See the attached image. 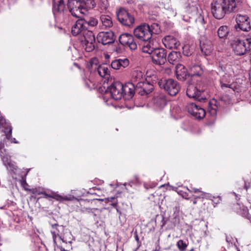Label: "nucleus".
<instances>
[{"label":"nucleus","instance_id":"nucleus-1","mask_svg":"<svg viewBox=\"0 0 251 251\" xmlns=\"http://www.w3.org/2000/svg\"><path fill=\"white\" fill-rule=\"evenodd\" d=\"M244 0H214L211 3V12L219 20L226 14L237 13L243 8Z\"/></svg>","mask_w":251,"mask_h":251},{"label":"nucleus","instance_id":"nucleus-2","mask_svg":"<svg viewBox=\"0 0 251 251\" xmlns=\"http://www.w3.org/2000/svg\"><path fill=\"white\" fill-rule=\"evenodd\" d=\"M159 87L164 90L170 96H176L180 90L178 82L171 78L161 79L158 82Z\"/></svg>","mask_w":251,"mask_h":251},{"label":"nucleus","instance_id":"nucleus-3","mask_svg":"<svg viewBox=\"0 0 251 251\" xmlns=\"http://www.w3.org/2000/svg\"><path fill=\"white\" fill-rule=\"evenodd\" d=\"M154 79L150 81V77L148 75L145 81H140L137 83L135 88L136 92L141 96L147 95L150 94L153 89V84L156 82V78L153 75Z\"/></svg>","mask_w":251,"mask_h":251},{"label":"nucleus","instance_id":"nucleus-4","mask_svg":"<svg viewBox=\"0 0 251 251\" xmlns=\"http://www.w3.org/2000/svg\"><path fill=\"white\" fill-rule=\"evenodd\" d=\"M230 45L233 51L237 55H243L249 52V49H247V39L245 40H242L238 38H235L230 40Z\"/></svg>","mask_w":251,"mask_h":251},{"label":"nucleus","instance_id":"nucleus-5","mask_svg":"<svg viewBox=\"0 0 251 251\" xmlns=\"http://www.w3.org/2000/svg\"><path fill=\"white\" fill-rule=\"evenodd\" d=\"M80 38L81 44L87 52L93 50L95 47V37L94 33L90 30H85Z\"/></svg>","mask_w":251,"mask_h":251},{"label":"nucleus","instance_id":"nucleus-6","mask_svg":"<svg viewBox=\"0 0 251 251\" xmlns=\"http://www.w3.org/2000/svg\"><path fill=\"white\" fill-rule=\"evenodd\" d=\"M66 5L72 15L76 18L80 17L81 8L85 7L84 3L80 0H69Z\"/></svg>","mask_w":251,"mask_h":251},{"label":"nucleus","instance_id":"nucleus-7","mask_svg":"<svg viewBox=\"0 0 251 251\" xmlns=\"http://www.w3.org/2000/svg\"><path fill=\"white\" fill-rule=\"evenodd\" d=\"M97 59L93 58L90 61V64L88 65L89 69L92 71L93 70L97 69L99 75L101 77L108 78L110 75V72L108 67L105 64L100 65L97 67Z\"/></svg>","mask_w":251,"mask_h":251},{"label":"nucleus","instance_id":"nucleus-8","mask_svg":"<svg viewBox=\"0 0 251 251\" xmlns=\"http://www.w3.org/2000/svg\"><path fill=\"white\" fill-rule=\"evenodd\" d=\"M149 25L144 24L138 26L134 30V35L138 39L143 40H149L151 39Z\"/></svg>","mask_w":251,"mask_h":251},{"label":"nucleus","instance_id":"nucleus-9","mask_svg":"<svg viewBox=\"0 0 251 251\" xmlns=\"http://www.w3.org/2000/svg\"><path fill=\"white\" fill-rule=\"evenodd\" d=\"M123 84L120 82H115L107 87V91L109 92L113 99L120 100L123 97Z\"/></svg>","mask_w":251,"mask_h":251},{"label":"nucleus","instance_id":"nucleus-10","mask_svg":"<svg viewBox=\"0 0 251 251\" xmlns=\"http://www.w3.org/2000/svg\"><path fill=\"white\" fill-rule=\"evenodd\" d=\"M203 92V90L199 89L195 84H189L186 90V95L190 98L201 101L205 99L202 96Z\"/></svg>","mask_w":251,"mask_h":251},{"label":"nucleus","instance_id":"nucleus-11","mask_svg":"<svg viewBox=\"0 0 251 251\" xmlns=\"http://www.w3.org/2000/svg\"><path fill=\"white\" fill-rule=\"evenodd\" d=\"M119 41L122 45L128 47L131 50H135L137 48V44L130 34L125 33L121 34L119 38Z\"/></svg>","mask_w":251,"mask_h":251},{"label":"nucleus","instance_id":"nucleus-12","mask_svg":"<svg viewBox=\"0 0 251 251\" xmlns=\"http://www.w3.org/2000/svg\"><path fill=\"white\" fill-rule=\"evenodd\" d=\"M117 17L119 21L123 25L130 26L134 22V17L130 15L124 9H120L117 13Z\"/></svg>","mask_w":251,"mask_h":251},{"label":"nucleus","instance_id":"nucleus-13","mask_svg":"<svg viewBox=\"0 0 251 251\" xmlns=\"http://www.w3.org/2000/svg\"><path fill=\"white\" fill-rule=\"evenodd\" d=\"M151 56L153 63L157 65H163L166 61V52L163 49L156 48Z\"/></svg>","mask_w":251,"mask_h":251},{"label":"nucleus","instance_id":"nucleus-14","mask_svg":"<svg viewBox=\"0 0 251 251\" xmlns=\"http://www.w3.org/2000/svg\"><path fill=\"white\" fill-rule=\"evenodd\" d=\"M5 135H4L2 141L0 143V156L4 161L5 159H8V152L4 149V144L7 140H9L11 137L12 127L11 126H8L4 130Z\"/></svg>","mask_w":251,"mask_h":251},{"label":"nucleus","instance_id":"nucleus-15","mask_svg":"<svg viewBox=\"0 0 251 251\" xmlns=\"http://www.w3.org/2000/svg\"><path fill=\"white\" fill-rule=\"evenodd\" d=\"M237 25L235 27L237 29V26L244 31H249L251 29L250 22L249 17L247 15H238L236 18Z\"/></svg>","mask_w":251,"mask_h":251},{"label":"nucleus","instance_id":"nucleus-16","mask_svg":"<svg viewBox=\"0 0 251 251\" xmlns=\"http://www.w3.org/2000/svg\"><path fill=\"white\" fill-rule=\"evenodd\" d=\"M188 112L196 119H202L205 115V110L194 103H191L187 105Z\"/></svg>","mask_w":251,"mask_h":251},{"label":"nucleus","instance_id":"nucleus-17","mask_svg":"<svg viewBox=\"0 0 251 251\" xmlns=\"http://www.w3.org/2000/svg\"><path fill=\"white\" fill-rule=\"evenodd\" d=\"M97 40L104 45L113 43L115 41L114 35L112 31L100 32L97 35Z\"/></svg>","mask_w":251,"mask_h":251},{"label":"nucleus","instance_id":"nucleus-18","mask_svg":"<svg viewBox=\"0 0 251 251\" xmlns=\"http://www.w3.org/2000/svg\"><path fill=\"white\" fill-rule=\"evenodd\" d=\"M87 28L86 20L82 19H78L73 26L72 33L74 36L79 34H83L85 30H88Z\"/></svg>","mask_w":251,"mask_h":251},{"label":"nucleus","instance_id":"nucleus-19","mask_svg":"<svg viewBox=\"0 0 251 251\" xmlns=\"http://www.w3.org/2000/svg\"><path fill=\"white\" fill-rule=\"evenodd\" d=\"M232 78L230 77V76H228L226 74H225L221 78V87L223 89L229 88L234 92H239L240 91L239 87H236L235 84L231 83Z\"/></svg>","mask_w":251,"mask_h":251},{"label":"nucleus","instance_id":"nucleus-20","mask_svg":"<svg viewBox=\"0 0 251 251\" xmlns=\"http://www.w3.org/2000/svg\"><path fill=\"white\" fill-rule=\"evenodd\" d=\"M162 42L165 47L169 49H177L180 46L177 39L171 35L165 36L162 39Z\"/></svg>","mask_w":251,"mask_h":251},{"label":"nucleus","instance_id":"nucleus-21","mask_svg":"<svg viewBox=\"0 0 251 251\" xmlns=\"http://www.w3.org/2000/svg\"><path fill=\"white\" fill-rule=\"evenodd\" d=\"M136 86L133 83H128L125 85H123V97H125V99H131L134 94Z\"/></svg>","mask_w":251,"mask_h":251},{"label":"nucleus","instance_id":"nucleus-22","mask_svg":"<svg viewBox=\"0 0 251 251\" xmlns=\"http://www.w3.org/2000/svg\"><path fill=\"white\" fill-rule=\"evenodd\" d=\"M40 194L44 195L45 198H51L59 201H70L73 199V197L71 196H62L55 192L48 194L44 192H41Z\"/></svg>","mask_w":251,"mask_h":251},{"label":"nucleus","instance_id":"nucleus-23","mask_svg":"<svg viewBox=\"0 0 251 251\" xmlns=\"http://www.w3.org/2000/svg\"><path fill=\"white\" fill-rule=\"evenodd\" d=\"M176 74L178 79L183 81L187 76H190L185 66L182 64H177L176 67Z\"/></svg>","mask_w":251,"mask_h":251},{"label":"nucleus","instance_id":"nucleus-24","mask_svg":"<svg viewBox=\"0 0 251 251\" xmlns=\"http://www.w3.org/2000/svg\"><path fill=\"white\" fill-rule=\"evenodd\" d=\"M69 0H53V12L55 13H61L66 9V3Z\"/></svg>","mask_w":251,"mask_h":251},{"label":"nucleus","instance_id":"nucleus-25","mask_svg":"<svg viewBox=\"0 0 251 251\" xmlns=\"http://www.w3.org/2000/svg\"><path fill=\"white\" fill-rule=\"evenodd\" d=\"M142 51L151 55L157 47L154 46L153 40H143Z\"/></svg>","mask_w":251,"mask_h":251},{"label":"nucleus","instance_id":"nucleus-26","mask_svg":"<svg viewBox=\"0 0 251 251\" xmlns=\"http://www.w3.org/2000/svg\"><path fill=\"white\" fill-rule=\"evenodd\" d=\"M129 65V60L127 58L116 59L112 61L111 67L115 70L125 68Z\"/></svg>","mask_w":251,"mask_h":251},{"label":"nucleus","instance_id":"nucleus-27","mask_svg":"<svg viewBox=\"0 0 251 251\" xmlns=\"http://www.w3.org/2000/svg\"><path fill=\"white\" fill-rule=\"evenodd\" d=\"M200 46L201 52L205 55H209L213 50V47L211 42L208 40L201 41Z\"/></svg>","mask_w":251,"mask_h":251},{"label":"nucleus","instance_id":"nucleus-28","mask_svg":"<svg viewBox=\"0 0 251 251\" xmlns=\"http://www.w3.org/2000/svg\"><path fill=\"white\" fill-rule=\"evenodd\" d=\"M154 105L159 109L163 108L167 104L166 96L164 94H160L153 99Z\"/></svg>","mask_w":251,"mask_h":251},{"label":"nucleus","instance_id":"nucleus-29","mask_svg":"<svg viewBox=\"0 0 251 251\" xmlns=\"http://www.w3.org/2000/svg\"><path fill=\"white\" fill-rule=\"evenodd\" d=\"M189 75L192 77L201 76L203 73V71L199 65L194 64L189 67Z\"/></svg>","mask_w":251,"mask_h":251},{"label":"nucleus","instance_id":"nucleus-30","mask_svg":"<svg viewBox=\"0 0 251 251\" xmlns=\"http://www.w3.org/2000/svg\"><path fill=\"white\" fill-rule=\"evenodd\" d=\"M58 226V225L57 224L52 225V226H51L52 228L53 229H54L53 231H51L54 243H56V238L57 237H58L59 238V239H60L63 242L66 243V244L69 243L70 244H71L72 243L71 240L69 241L64 237H62L61 236L59 235L58 232V230L57 229V227Z\"/></svg>","mask_w":251,"mask_h":251},{"label":"nucleus","instance_id":"nucleus-31","mask_svg":"<svg viewBox=\"0 0 251 251\" xmlns=\"http://www.w3.org/2000/svg\"><path fill=\"white\" fill-rule=\"evenodd\" d=\"M181 54L179 51H171L168 55V60L171 64H174L178 62L181 59Z\"/></svg>","mask_w":251,"mask_h":251},{"label":"nucleus","instance_id":"nucleus-32","mask_svg":"<svg viewBox=\"0 0 251 251\" xmlns=\"http://www.w3.org/2000/svg\"><path fill=\"white\" fill-rule=\"evenodd\" d=\"M102 28L111 27L113 25V22L111 18L108 15H102L100 17Z\"/></svg>","mask_w":251,"mask_h":251},{"label":"nucleus","instance_id":"nucleus-33","mask_svg":"<svg viewBox=\"0 0 251 251\" xmlns=\"http://www.w3.org/2000/svg\"><path fill=\"white\" fill-rule=\"evenodd\" d=\"M218 109V101L215 100H212L209 102V104L207 107V111L208 113L214 116L216 115Z\"/></svg>","mask_w":251,"mask_h":251},{"label":"nucleus","instance_id":"nucleus-34","mask_svg":"<svg viewBox=\"0 0 251 251\" xmlns=\"http://www.w3.org/2000/svg\"><path fill=\"white\" fill-rule=\"evenodd\" d=\"M229 33V28L226 25L221 26L217 30L218 37L221 39H226Z\"/></svg>","mask_w":251,"mask_h":251},{"label":"nucleus","instance_id":"nucleus-35","mask_svg":"<svg viewBox=\"0 0 251 251\" xmlns=\"http://www.w3.org/2000/svg\"><path fill=\"white\" fill-rule=\"evenodd\" d=\"M143 73L140 71H134L132 75L131 83L135 84V86H136V84L138 82L144 81V79L143 78Z\"/></svg>","mask_w":251,"mask_h":251},{"label":"nucleus","instance_id":"nucleus-36","mask_svg":"<svg viewBox=\"0 0 251 251\" xmlns=\"http://www.w3.org/2000/svg\"><path fill=\"white\" fill-rule=\"evenodd\" d=\"M150 31L151 33V37L153 34H157L160 32V26L157 23H153L149 25Z\"/></svg>","mask_w":251,"mask_h":251},{"label":"nucleus","instance_id":"nucleus-37","mask_svg":"<svg viewBox=\"0 0 251 251\" xmlns=\"http://www.w3.org/2000/svg\"><path fill=\"white\" fill-rule=\"evenodd\" d=\"M226 72L227 73L226 74L231 78L237 75V70L235 67L228 66L226 69Z\"/></svg>","mask_w":251,"mask_h":251},{"label":"nucleus","instance_id":"nucleus-38","mask_svg":"<svg viewBox=\"0 0 251 251\" xmlns=\"http://www.w3.org/2000/svg\"><path fill=\"white\" fill-rule=\"evenodd\" d=\"M177 246L180 251H184L187 247V245L182 240H179L177 243Z\"/></svg>","mask_w":251,"mask_h":251},{"label":"nucleus","instance_id":"nucleus-39","mask_svg":"<svg viewBox=\"0 0 251 251\" xmlns=\"http://www.w3.org/2000/svg\"><path fill=\"white\" fill-rule=\"evenodd\" d=\"M87 23V27L89 26H94L98 24V20L94 18H90L88 21H86Z\"/></svg>","mask_w":251,"mask_h":251},{"label":"nucleus","instance_id":"nucleus-40","mask_svg":"<svg viewBox=\"0 0 251 251\" xmlns=\"http://www.w3.org/2000/svg\"><path fill=\"white\" fill-rule=\"evenodd\" d=\"M201 198L206 199L210 200L211 201H214L213 198H215V196H213L210 194L202 192Z\"/></svg>","mask_w":251,"mask_h":251},{"label":"nucleus","instance_id":"nucleus-41","mask_svg":"<svg viewBox=\"0 0 251 251\" xmlns=\"http://www.w3.org/2000/svg\"><path fill=\"white\" fill-rule=\"evenodd\" d=\"M214 201H212V204L215 207L216 205L219 203L221 201V198L220 196L215 197L213 198Z\"/></svg>","mask_w":251,"mask_h":251},{"label":"nucleus","instance_id":"nucleus-42","mask_svg":"<svg viewBox=\"0 0 251 251\" xmlns=\"http://www.w3.org/2000/svg\"><path fill=\"white\" fill-rule=\"evenodd\" d=\"M187 189L190 192H194L195 193H202V191H201L200 189H197V188H193V187H191L190 189H189L187 187Z\"/></svg>","mask_w":251,"mask_h":251},{"label":"nucleus","instance_id":"nucleus-43","mask_svg":"<svg viewBox=\"0 0 251 251\" xmlns=\"http://www.w3.org/2000/svg\"><path fill=\"white\" fill-rule=\"evenodd\" d=\"M5 123L6 121L5 119L1 116H0V126H3Z\"/></svg>","mask_w":251,"mask_h":251},{"label":"nucleus","instance_id":"nucleus-44","mask_svg":"<svg viewBox=\"0 0 251 251\" xmlns=\"http://www.w3.org/2000/svg\"><path fill=\"white\" fill-rule=\"evenodd\" d=\"M148 75H149V77H150V81H153V80L154 79V77H153V75H155L156 77V78H157L156 75L154 74L151 75V74H150L149 73H147V76H148ZM157 80V79H156V81Z\"/></svg>","mask_w":251,"mask_h":251},{"label":"nucleus","instance_id":"nucleus-45","mask_svg":"<svg viewBox=\"0 0 251 251\" xmlns=\"http://www.w3.org/2000/svg\"><path fill=\"white\" fill-rule=\"evenodd\" d=\"M57 248L61 251H69L68 250H65L64 248H63L62 246H58Z\"/></svg>","mask_w":251,"mask_h":251},{"label":"nucleus","instance_id":"nucleus-46","mask_svg":"<svg viewBox=\"0 0 251 251\" xmlns=\"http://www.w3.org/2000/svg\"><path fill=\"white\" fill-rule=\"evenodd\" d=\"M107 200L109 201H114L115 200V197H110V198H107Z\"/></svg>","mask_w":251,"mask_h":251},{"label":"nucleus","instance_id":"nucleus-47","mask_svg":"<svg viewBox=\"0 0 251 251\" xmlns=\"http://www.w3.org/2000/svg\"><path fill=\"white\" fill-rule=\"evenodd\" d=\"M196 6V5H195V6L192 5V7H193V8L194 10L195 11H197V6Z\"/></svg>","mask_w":251,"mask_h":251},{"label":"nucleus","instance_id":"nucleus-48","mask_svg":"<svg viewBox=\"0 0 251 251\" xmlns=\"http://www.w3.org/2000/svg\"><path fill=\"white\" fill-rule=\"evenodd\" d=\"M117 201H116V202H114V203H113L112 204V205L113 206H114V207L116 206H117Z\"/></svg>","mask_w":251,"mask_h":251},{"label":"nucleus","instance_id":"nucleus-49","mask_svg":"<svg viewBox=\"0 0 251 251\" xmlns=\"http://www.w3.org/2000/svg\"><path fill=\"white\" fill-rule=\"evenodd\" d=\"M197 201H196V200H195V199L193 201V203L194 204H196L197 203Z\"/></svg>","mask_w":251,"mask_h":251},{"label":"nucleus","instance_id":"nucleus-50","mask_svg":"<svg viewBox=\"0 0 251 251\" xmlns=\"http://www.w3.org/2000/svg\"><path fill=\"white\" fill-rule=\"evenodd\" d=\"M109 56L107 54L105 55V58H109Z\"/></svg>","mask_w":251,"mask_h":251},{"label":"nucleus","instance_id":"nucleus-51","mask_svg":"<svg viewBox=\"0 0 251 251\" xmlns=\"http://www.w3.org/2000/svg\"><path fill=\"white\" fill-rule=\"evenodd\" d=\"M200 198H201V197H195V199L196 200L197 199Z\"/></svg>","mask_w":251,"mask_h":251},{"label":"nucleus","instance_id":"nucleus-52","mask_svg":"<svg viewBox=\"0 0 251 251\" xmlns=\"http://www.w3.org/2000/svg\"><path fill=\"white\" fill-rule=\"evenodd\" d=\"M136 239H137V240L138 239V238L137 236H136Z\"/></svg>","mask_w":251,"mask_h":251},{"label":"nucleus","instance_id":"nucleus-53","mask_svg":"<svg viewBox=\"0 0 251 251\" xmlns=\"http://www.w3.org/2000/svg\"><path fill=\"white\" fill-rule=\"evenodd\" d=\"M185 199H187V200H188V199H189V198H186V197L185 198Z\"/></svg>","mask_w":251,"mask_h":251}]
</instances>
